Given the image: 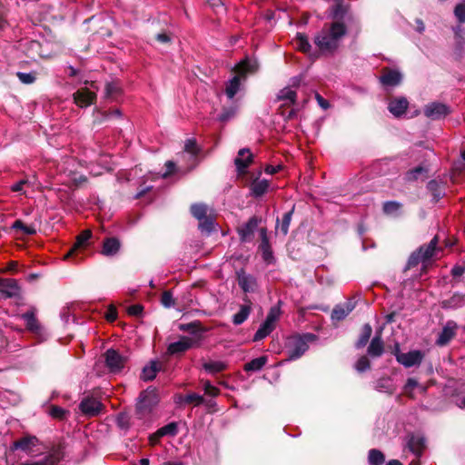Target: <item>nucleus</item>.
<instances>
[{
  "instance_id": "f257e3e1",
  "label": "nucleus",
  "mask_w": 465,
  "mask_h": 465,
  "mask_svg": "<svg viewBox=\"0 0 465 465\" xmlns=\"http://www.w3.org/2000/svg\"><path fill=\"white\" fill-rule=\"evenodd\" d=\"M346 34L343 23L334 22L329 27L324 26L316 35L315 45L322 52H332L338 45L341 38Z\"/></svg>"
},
{
  "instance_id": "f03ea898",
  "label": "nucleus",
  "mask_w": 465,
  "mask_h": 465,
  "mask_svg": "<svg viewBox=\"0 0 465 465\" xmlns=\"http://www.w3.org/2000/svg\"><path fill=\"white\" fill-rule=\"evenodd\" d=\"M440 252V249L438 248V237L435 236L428 245L420 246L416 252L411 254L406 269H411L421 263L422 269L425 270L430 260L436 258Z\"/></svg>"
},
{
  "instance_id": "7ed1b4c3",
  "label": "nucleus",
  "mask_w": 465,
  "mask_h": 465,
  "mask_svg": "<svg viewBox=\"0 0 465 465\" xmlns=\"http://www.w3.org/2000/svg\"><path fill=\"white\" fill-rule=\"evenodd\" d=\"M257 69L255 61L244 60L236 66L237 74L228 81L225 86V94L232 99L241 87V82L245 78L247 73H252Z\"/></svg>"
},
{
  "instance_id": "20e7f679",
  "label": "nucleus",
  "mask_w": 465,
  "mask_h": 465,
  "mask_svg": "<svg viewBox=\"0 0 465 465\" xmlns=\"http://www.w3.org/2000/svg\"><path fill=\"white\" fill-rule=\"evenodd\" d=\"M159 398L155 388L149 387L142 391L137 403L136 411L140 418L151 412L152 409L158 403Z\"/></svg>"
},
{
  "instance_id": "39448f33",
  "label": "nucleus",
  "mask_w": 465,
  "mask_h": 465,
  "mask_svg": "<svg viewBox=\"0 0 465 465\" xmlns=\"http://www.w3.org/2000/svg\"><path fill=\"white\" fill-rule=\"evenodd\" d=\"M314 339L315 336L311 333L291 337L288 341L289 359L296 360L300 358L308 350V342L312 341Z\"/></svg>"
},
{
  "instance_id": "423d86ee",
  "label": "nucleus",
  "mask_w": 465,
  "mask_h": 465,
  "mask_svg": "<svg viewBox=\"0 0 465 465\" xmlns=\"http://www.w3.org/2000/svg\"><path fill=\"white\" fill-rule=\"evenodd\" d=\"M394 355L397 361L406 368L419 366L424 357V354L419 350L401 352L399 344L395 346Z\"/></svg>"
},
{
  "instance_id": "0eeeda50",
  "label": "nucleus",
  "mask_w": 465,
  "mask_h": 465,
  "mask_svg": "<svg viewBox=\"0 0 465 465\" xmlns=\"http://www.w3.org/2000/svg\"><path fill=\"white\" fill-rule=\"evenodd\" d=\"M104 361L110 372L119 373L124 368L127 359L117 351L110 349L104 353Z\"/></svg>"
},
{
  "instance_id": "6e6552de",
  "label": "nucleus",
  "mask_w": 465,
  "mask_h": 465,
  "mask_svg": "<svg viewBox=\"0 0 465 465\" xmlns=\"http://www.w3.org/2000/svg\"><path fill=\"white\" fill-rule=\"evenodd\" d=\"M301 83V79L299 77H293L291 79L290 85L282 88L278 94V100L283 101L284 105H291L295 103L296 100V91L293 89L294 87H298Z\"/></svg>"
},
{
  "instance_id": "1a4fd4ad",
  "label": "nucleus",
  "mask_w": 465,
  "mask_h": 465,
  "mask_svg": "<svg viewBox=\"0 0 465 465\" xmlns=\"http://www.w3.org/2000/svg\"><path fill=\"white\" fill-rule=\"evenodd\" d=\"M450 113L448 105L442 103H431L424 107V114L432 120H439L445 117Z\"/></svg>"
},
{
  "instance_id": "9d476101",
  "label": "nucleus",
  "mask_w": 465,
  "mask_h": 465,
  "mask_svg": "<svg viewBox=\"0 0 465 465\" xmlns=\"http://www.w3.org/2000/svg\"><path fill=\"white\" fill-rule=\"evenodd\" d=\"M79 408L84 414L94 417L101 412L103 405L93 397H85L82 400Z\"/></svg>"
},
{
  "instance_id": "9b49d317",
  "label": "nucleus",
  "mask_w": 465,
  "mask_h": 465,
  "mask_svg": "<svg viewBox=\"0 0 465 465\" xmlns=\"http://www.w3.org/2000/svg\"><path fill=\"white\" fill-rule=\"evenodd\" d=\"M96 97L94 91L84 87L78 89L74 94V101L79 107H87L91 105Z\"/></svg>"
},
{
  "instance_id": "f8f14e48",
  "label": "nucleus",
  "mask_w": 465,
  "mask_h": 465,
  "mask_svg": "<svg viewBox=\"0 0 465 465\" xmlns=\"http://www.w3.org/2000/svg\"><path fill=\"white\" fill-rule=\"evenodd\" d=\"M406 446L417 458L420 457L425 449V439L419 433H412L407 437Z\"/></svg>"
},
{
  "instance_id": "ddd939ff",
  "label": "nucleus",
  "mask_w": 465,
  "mask_h": 465,
  "mask_svg": "<svg viewBox=\"0 0 465 465\" xmlns=\"http://www.w3.org/2000/svg\"><path fill=\"white\" fill-rule=\"evenodd\" d=\"M38 444V439L35 436L26 435L13 442V450H20L25 453L34 451V448Z\"/></svg>"
},
{
  "instance_id": "4468645a",
  "label": "nucleus",
  "mask_w": 465,
  "mask_h": 465,
  "mask_svg": "<svg viewBox=\"0 0 465 465\" xmlns=\"http://www.w3.org/2000/svg\"><path fill=\"white\" fill-rule=\"evenodd\" d=\"M193 346V340L187 336H183L179 341L172 342L167 348L169 354H178L186 351Z\"/></svg>"
},
{
  "instance_id": "2eb2a0df",
  "label": "nucleus",
  "mask_w": 465,
  "mask_h": 465,
  "mask_svg": "<svg viewBox=\"0 0 465 465\" xmlns=\"http://www.w3.org/2000/svg\"><path fill=\"white\" fill-rule=\"evenodd\" d=\"M20 288L14 279H0V293L5 298L15 297L19 294Z\"/></svg>"
},
{
  "instance_id": "dca6fc26",
  "label": "nucleus",
  "mask_w": 465,
  "mask_h": 465,
  "mask_svg": "<svg viewBox=\"0 0 465 465\" xmlns=\"http://www.w3.org/2000/svg\"><path fill=\"white\" fill-rule=\"evenodd\" d=\"M409 102L405 97H396L391 99L388 104V110L395 117H400L405 114Z\"/></svg>"
},
{
  "instance_id": "f3484780",
  "label": "nucleus",
  "mask_w": 465,
  "mask_h": 465,
  "mask_svg": "<svg viewBox=\"0 0 465 465\" xmlns=\"http://www.w3.org/2000/svg\"><path fill=\"white\" fill-rule=\"evenodd\" d=\"M258 219L252 217L247 223L238 228V233L242 242H248L253 235L254 231L258 226Z\"/></svg>"
},
{
  "instance_id": "a211bd4d",
  "label": "nucleus",
  "mask_w": 465,
  "mask_h": 465,
  "mask_svg": "<svg viewBox=\"0 0 465 465\" xmlns=\"http://www.w3.org/2000/svg\"><path fill=\"white\" fill-rule=\"evenodd\" d=\"M261 243L259 246L262 252V258L267 263H272L273 260L272 252L267 236V231L265 228L260 230Z\"/></svg>"
},
{
  "instance_id": "6ab92c4d",
  "label": "nucleus",
  "mask_w": 465,
  "mask_h": 465,
  "mask_svg": "<svg viewBox=\"0 0 465 465\" xmlns=\"http://www.w3.org/2000/svg\"><path fill=\"white\" fill-rule=\"evenodd\" d=\"M22 319L25 321L26 328L35 335L41 336L44 332L43 328L38 323L37 319L35 318V312L29 311L24 314H22Z\"/></svg>"
},
{
  "instance_id": "aec40b11",
  "label": "nucleus",
  "mask_w": 465,
  "mask_h": 465,
  "mask_svg": "<svg viewBox=\"0 0 465 465\" xmlns=\"http://www.w3.org/2000/svg\"><path fill=\"white\" fill-rule=\"evenodd\" d=\"M456 329V323L452 322H447L439 334L436 343L440 346L446 345L455 336Z\"/></svg>"
},
{
  "instance_id": "412c9836",
  "label": "nucleus",
  "mask_w": 465,
  "mask_h": 465,
  "mask_svg": "<svg viewBox=\"0 0 465 465\" xmlns=\"http://www.w3.org/2000/svg\"><path fill=\"white\" fill-rule=\"evenodd\" d=\"M252 161V154L248 149H241L234 160L236 168L240 173H243L245 169Z\"/></svg>"
},
{
  "instance_id": "4be33fe9",
  "label": "nucleus",
  "mask_w": 465,
  "mask_h": 465,
  "mask_svg": "<svg viewBox=\"0 0 465 465\" xmlns=\"http://www.w3.org/2000/svg\"><path fill=\"white\" fill-rule=\"evenodd\" d=\"M354 307L355 302L352 300H349L343 304L335 306L331 312L332 320H343L354 309Z\"/></svg>"
},
{
  "instance_id": "5701e85b",
  "label": "nucleus",
  "mask_w": 465,
  "mask_h": 465,
  "mask_svg": "<svg viewBox=\"0 0 465 465\" xmlns=\"http://www.w3.org/2000/svg\"><path fill=\"white\" fill-rule=\"evenodd\" d=\"M91 236H92V232L90 230H85V231L82 232L77 236L74 245L65 254L64 258L68 259L69 257H73L79 249L84 248L87 245V242L90 240Z\"/></svg>"
},
{
  "instance_id": "b1692460",
  "label": "nucleus",
  "mask_w": 465,
  "mask_h": 465,
  "mask_svg": "<svg viewBox=\"0 0 465 465\" xmlns=\"http://www.w3.org/2000/svg\"><path fill=\"white\" fill-rule=\"evenodd\" d=\"M238 283L244 292H252L256 286V280L253 276L246 274L243 271L237 273Z\"/></svg>"
},
{
  "instance_id": "393cba45",
  "label": "nucleus",
  "mask_w": 465,
  "mask_h": 465,
  "mask_svg": "<svg viewBox=\"0 0 465 465\" xmlns=\"http://www.w3.org/2000/svg\"><path fill=\"white\" fill-rule=\"evenodd\" d=\"M162 364L157 361H151L149 364L143 367L141 379L144 381H152L156 377L157 372L161 370Z\"/></svg>"
},
{
  "instance_id": "a878e982",
  "label": "nucleus",
  "mask_w": 465,
  "mask_h": 465,
  "mask_svg": "<svg viewBox=\"0 0 465 465\" xmlns=\"http://www.w3.org/2000/svg\"><path fill=\"white\" fill-rule=\"evenodd\" d=\"M401 81V74L396 70H386L381 76V82L384 85L395 86Z\"/></svg>"
},
{
  "instance_id": "bb28decb",
  "label": "nucleus",
  "mask_w": 465,
  "mask_h": 465,
  "mask_svg": "<svg viewBox=\"0 0 465 465\" xmlns=\"http://www.w3.org/2000/svg\"><path fill=\"white\" fill-rule=\"evenodd\" d=\"M275 328V322H269V319H265V321L261 324L259 329L254 334L253 341H258L268 336Z\"/></svg>"
},
{
  "instance_id": "cd10ccee",
  "label": "nucleus",
  "mask_w": 465,
  "mask_h": 465,
  "mask_svg": "<svg viewBox=\"0 0 465 465\" xmlns=\"http://www.w3.org/2000/svg\"><path fill=\"white\" fill-rule=\"evenodd\" d=\"M120 242L116 238H107L104 240L102 253L105 256H113L118 252Z\"/></svg>"
},
{
  "instance_id": "c85d7f7f",
  "label": "nucleus",
  "mask_w": 465,
  "mask_h": 465,
  "mask_svg": "<svg viewBox=\"0 0 465 465\" xmlns=\"http://www.w3.org/2000/svg\"><path fill=\"white\" fill-rule=\"evenodd\" d=\"M384 351L383 341H381V337L375 336L369 347H368V353L371 357H380Z\"/></svg>"
},
{
  "instance_id": "c756f323",
  "label": "nucleus",
  "mask_w": 465,
  "mask_h": 465,
  "mask_svg": "<svg viewBox=\"0 0 465 465\" xmlns=\"http://www.w3.org/2000/svg\"><path fill=\"white\" fill-rule=\"evenodd\" d=\"M203 368L206 372L215 374L224 371L227 368V365L225 362L221 361H210L204 362L203 364Z\"/></svg>"
},
{
  "instance_id": "7c9ffc66",
  "label": "nucleus",
  "mask_w": 465,
  "mask_h": 465,
  "mask_svg": "<svg viewBox=\"0 0 465 465\" xmlns=\"http://www.w3.org/2000/svg\"><path fill=\"white\" fill-rule=\"evenodd\" d=\"M270 183L267 180H255L251 185V190L254 196H262L268 191Z\"/></svg>"
},
{
  "instance_id": "2f4dec72",
  "label": "nucleus",
  "mask_w": 465,
  "mask_h": 465,
  "mask_svg": "<svg viewBox=\"0 0 465 465\" xmlns=\"http://www.w3.org/2000/svg\"><path fill=\"white\" fill-rule=\"evenodd\" d=\"M268 361L267 356H261L252 360L244 365L246 371H260Z\"/></svg>"
},
{
  "instance_id": "473e14b6",
  "label": "nucleus",
  "mask_w": 465,
  "mask_h": 465,
  "mask_svg": "<svg viewBox=\"0 0 465 465\" xmlns=\"http://www.w3.org/2000/svg\"><path fill=\"white\" fill-rule=\"evenodd\" d=\"M251 312V308L249 305H242L240 308V311L233 315L232 322L235 325H240L242 322H244L247 318L249 317V314Z\"/></svg>"
},
{
  "instance_id": "72a5a7b5",
  "label": "nucleus",
  "mask_w": 465,
  "mask_h": 465,
  "mask_svg": "<svg viewBox=\"0 0 465 465\" xmlns=\"http://www.w3.org/2000/svg\"><path fill=\"white\" fill-rule=\"evenodd\" d=\"M371 332H372L371 326L368 323L364 324L361 329V336L356 342V347L358 349L362 348L367 344V342L371 335Z\"/></svg>"
},
{
  "instance_id": "f704fd0d",
  "label": "nucleus",
  "mask_w": 465,
  "mask_h": 465,
  "mask_svg": "<svg viewBox=\"0 0 465 465\" xmlns=\"http://www.w3.org/2000/svg\"><path fill=\"white\" fill-rule=\"evenodd\" d=\"M121 94V87L117 82H110L105 85V95L107 98L114 100Z\"/></svg>"
},
{
  "instance_id": "c9c22d12",
  "label": "nucleus",
  "mask_w": 465,
  "mask_h": 465,
  "mask_svg": "<svg viewBox=\"0 0 465 465\" xmlns=\"http://www.w3.org/2000/svg\"><path fill=\"white\" fill-rule=\"evenodd\" d=\"M192 214L198 220L205 219L208 213V207L205 204L196 203L191 206Z\"/></svg>"
},
{
  "instance_id": "e433bc0d",
  "label": "nucleus",
  "mask_w": 465,
  "mask_h": 465,
  "mask_svg": "<svg viewBox=\"0 0 465 465\" xmlns=\"http://www.w3.org/2000/svg\"><path fill=\"white\" fill-rule=\"evenodd\" d=\"M368 460L370 465H382L385 458L381 451L372 449L369 451Z\"/></svg>"
},
{
  "instance_id": "4c0bfd02",
  "label": "nucleus",
  "mask_w": 465,
  "mask_h": 465,
  "mask_svg": "<svg viewBox=\"0 0 465 465\" xmlns=\"http://www.w3.org/2000/svg\"><path fill=\"white\" fill-rule=\"evenodd\" d=\"M176 433H177V425L174 422H171V423L160 428L156 431V436L157 437H163V436H166V435L174 436V435H176Z\"/></svg>"
},
{
  "instance_id": "58836bf2",
  "label": "nucleus",
  "mask_w": 465,
  "mask_h": 465,
  "mask_svg": "<svg viewBox=\"0 0 465 465\" xmlns=\"http://www.w3.org/2000/svg\"><path fill=\"white\" fill-rule=\"evenodd\" d=\"M415 388H420L421 391H425V388L423 386L420 385L419 382L415 379L409 378L404 386V393L409 395L410 397H413L412 391Z\"/></svg>"
},
{
  "instance_id": "ea45409f",
  "label": "nucleus",
  "mask_w": 465,
  "mask_h": 465,
  "mask_svg": "<svg viewBox=\"0 0 465 465\" xmlns=\"http://www.w3.org/2000/svg\"><path fill=\"white\" fill-rule=\"evenodd\" d=\"M401 207V205L398 202H395V201L386 202L383 204V212L386 214L394 215V214L398 213V212L400 211Z\"/></svg>"
},
{
  "instance_id": "a19ab883",
  "label": "nucleus",
  "mask_w": 465,
  "mask_h": 465,
  "mask_svg": "<svg viewBox=\"0 0 465 465\" xmlns=\"http://www.w3.org/2000/svg\"><path fill=\"white\" fill-rule=\"evenodd\" d=\"M184 152L190 154L191 158H195L199 148L194 139H187L184 143Z\"/></svg>"
},
{
  "instance_id": "79ce46f5",
  "label": "nucleus",
  "mask_w": 465,
  "mask_h": 465,
  "mask_svg": "<svg viewBox=\"0 0 465 465\" xmlns=\"http://www.w3.org/2000/svg\"><path fill=\"white\" fill-rule=\"evenodd\" d=\"M13 229L21 230L26 235H33L36 232L34 226L25 225L22 221L16 220L13 226Z\"/></svg>"
},
{
  "instance_id": "37998d69",
  "label": "nucleus",
  "mask_w": 465,
  "mask_h": 465,
  "mask_svg": "<svg viewBox=\"0 0 465 465\" xmlns=\"http://www.w3.org/2000/svg\"><path fill=\"white\" fill-rule=\"evenodd\" d=\"M295 45L296 47L303 53H307L311 48V45L307 37L302 34L297 35Z\"/></svg>"
},
{
  "instance_id": "c03bdc74",
  "label": "nucleus",
  "mask_w": 465,
  "mask_h": 465,
  "mask_svg": "<svg viewBox=\"0 0 465 465\" xmlns=\"http://www.w3.org/2000/svg\"><path fill=\"white\" fill-rule=\"evenodd\" d=\"M292 213H293V208L290 212H287L286 213H284V215L282 217L280 230L283 233V235H286L288 233L289 226H290V223L292 221Z\"/></svg>"
},
{
  "instance_id": "a18cd8bd",
  "label": "nucleus",
  "mask_w": 465,
  "mask_h": 465,
  "mask_svg": "<svg viewBox=\"0 0 465 465\" xmlns=\"http://www.w3.org/2000/svg\"><path fill=\"white\" fill-rule=\"evenodd\" d=\"M213 218L206 216L205 219L199 221V229L203 232H210L213 229Z\"/></svg>"
},
{
  "instance_id": "49530a36",
  "label": "nucleus",
  "mask_w": 465,
  "mask_h": 465,
  "mask_svg": "<svg viewBox=\"0 0 465 465\" xmlns=\"http://www.w3.org/2000/svg\"><path fill=\"white\" fill-rule=\"evenodd\" d=\"M204 393L208 396L216 397L220 393V390L213 386L209 381H202Z\"/></svg>"
},
{
  "instance_id": "de8ad7c7",
  "label": "nucleus",
  "mask_w": 465,
  "mask_h": 465,
  "mask_svg": "<svg viewBox=\"0 0 465 465\" xmlns=\"http://www.w3.org/2000/svg\"><path fill=\"white\" fill-rule=\"evenodd\" d=\"M237 106H232V107H229V108H224L222 112V114H220L219 116V119L222 121V122H226V121H229L230 119H232V117L235 116L236 113H237Z\"/></svg>"
},
{
  "instance_id": "09e8293b",
  "label": "nucleus",
  "mask_w": 465,
  "mask_h": 465,
  "mask_svg": "<svg viewBox=\"0 0 465 465\" xmlns=\"http://www.w3.org/2000/svg\"><path fill=\"white\" fill-rule=\"evenodd\" d=\"M32 185L31 182L27 179L21 180L11 186V190L16 193H25V188Z\"/></svg>"
},
{
  "instance_id": "8fccbe9b",
  "label": "nucleus",
  "mask_w": 465,
  "mask_h": 465,
  "mask_svg": "<svg viewBox=\"0 0 465 465\" xmlns=\"http://www.w3.org/2000/svg\"><path fill=\"white\" fill-rule=\"evenodd\" d=\"M428 189L432 193L436 200H439L443 194V191L440 189V184L436 181H430L428 183Z\"/></svg>"
},
{
  "instance_id": "3c124183",
  "label": "nucleus",
  "mask_w": 465,
  "mask_h": 465,
  "mask_svg": "<svg viewBox=\"0 0 465 465\" xmlns=\"http://www.w3.org/2000/svg\"><path fill=\"white\" fill-rule=\"evenodd\" d=\"M184 403L191 404L193 403L195 405H200L203 403V397L197 393H189L184 396Z\"/></svg>"
},
{
  "instance_id": "603ef678",
  "label": "nucleus",
  "mask_w": 465,
  "mask_h": 465,
  "mask_svg": "<svg viewBox=\"0 0 465 465\" xmlns=\"http://www.w3.org/2000/svg\"><path fill=\"white\" fill-rule=\"evenodd\" d=\"M454 15L460 24L465 23V3H460L455 6Z\"/></svg>"
},
{
  "instance_id": "864d4df0",
  "label": "nucleus",
  "mask_w": 465,
  "mask_h": 465,
  "mask_svg": "<svg viewBox=\"0 0 465 465\" xmlns=\"http://www.w3.org/2000/svg\"><path fill=\"white\" fill-rule=\"evenodd\" d=\"M370 368V361L366 356L361 357L355 363V369L362 372Z\"/></svg>"
},
{
  "instance_id": "5fc2aeb1",
  "label": "nucleus",
  "mask_w": 465,
  "mask_h": 465,
  "mask_svg": "<svg viewBox=\"0 0 465 465\" xmlns=\"http://www.w3.org/2000/svg\"><path fill=\"white\" fill-rule=\"evenodd\" d=\"M280 316H281V309L278 305H276L270 309L266 318L269 319V322H273L276 323V322L279 320Z\"/></svg>"
},
{
  "instance_id": "6e6d98bb",
  "label": "nucleus",
  "mask_w": 465,
  "mask_h": 465,
  "mask_svg": "<svg viewBox=\"0 0 465 465\" xmlns=\"http://www.w3.org/2000/svg\"><path fill=\"white\" fill-rule=\"evenodd\" d=\"M161 302L166 308H170V307L173 306L174 305V300L173 298V294L170 292H168V291L164 292L162 294Z\"/></svg>"
},
{
  "instance_id": "4d7b16f0",
  "label": "nucleus",
  "mask_w": 465,
  "mask_h": 465,
  "mask_svg": "<svg viewBox=\"0 0 465 465\" xmlns=\"http://www.w3.org/2000/svg\"><path fill=\"white\" fill-rule=\"evenodd\" d=\"M66 411L58 406H52L49 411V414L55 419H64L65 416Z\"/></svg>"
},
{
  "instance_id": "13d9d810",
  "label": "nucleus",
  "mask_w": 465,
  "mask_h": 465,
  "mask_svg": "<svg viewBox=\"0 0 465 465\" xmlns=\"http://www.w3.org/2000/svg\"><path fill=\"white\" fill-rule=\"evenodd\" d=\"M17 77L19 80L24 84H32L35 80V76L34 74L31 73H17Z\"/></svg>"
},
{
  "instance_id": "bf43d9fd",
  "label": "nucleus",
  "mask_w": 465,
  "mask_h": 465,
  "mask_svg": "<svg viewBox=\"0 0 465 465\" xmlns=\"http://www.w3.org/2000/svg\"><path fill=\"white\" fill-rule=\"evenodd\" d=\"M165 166L166 172L161 175L163 178L167 177L169 174L174 172L175 163L173 161H167Z\"/></svg>"
},
{
  "instance_id": "052dcab7",
  "label": "nucleus",
  "mask_w": 465,
  "mask_h": 465,
  "mask_svg": "<svg viewBox=\"0 0 465 465\" xmlns=\"http://www.w3.org/2000/svg\"><path fill=\"white\" fill-rule=\"evenodd\" d=\"M143 311V307L141 305H132L128 308V313L131 315H139Z\"/></svg>"
},
{
  "instance_id": "680f3d73",
  "label": "nucleus",
  "mask_w": 465,
  "mask_h": 465,
  "mask_svg": "<svg viewBox=\"0 0 465 465\" xmlns=\"http://www.w3.org/2000/svg\"><path fill=\"white\" fill-rule=\"evenodd\" d=\"M51 464V460L49 458H44L38 461H34V462H25V463H22L21 465H50Z\"/></svg>"
},
{
  "instance_id": "e2e57ef3",
  "label": "nucleus",
  "mask_w": 465,
  "mask_h": 465,
  "mask_svg": "<svg viewBox=\"0 0 465 465\" xmlns=\"http://www.w3.org/2000/svg\"><path fill=\"white\" fill-rule=\"evenodd\" d=\"M424 169L422 167H417L408 173L409 179H417L418 175L422 173Z\"/></svg>"
},
{
  "instance_id": "0e129e2a",
  "label": "nucleus",
  "mask_w": 465,
  "mask_h": 465,
  "mask_svg": "<svg viewBox=\"0 0 465 465\" xmlns=\"http://www.w3.org/2000/svg\"><path fill=\"white\" fill-rule=\"evenodd\" d=\"M281 168H282L281 165H276V166L268 165V166H266L264 171L267 174H274V173H278Z\"/></svg>"
},
{
  "instance_id": "69168bd1",
  "label": "nucleus",
  "mask_w": 465,
  "mask_h": 465,
  "mask_svg": "<svg viewBox=\"0 0 465 465\" xmlns=\"http://www.w3.org/2000/svg\"><path fill=\"white\" fill-rule=\"evenodd\" d=\"M316 99H317V102H318L319 105L322 108L327 109L329 107L328 101L325 100L324 98H322L319 94H316Z\"/></svg>"
},
{
  "instance_id": "338daca9",
  "label": "nucleus",
  "mask_w": 465,
  "mask_h": 465,
  "mask_svg": "<svg viewBox=\"0 0 465 465\" xmlns=\"http://www.w3.org/2000/svg\"><path fill=\"white\" fill-rule=\"evenodd\" d=\"M117 317V313H116V311L114 309H109L107 314H106V318L108 321L110 322H114Z\"/></svg>"
},
{
  "instance_id": "774afa93",
  "label": "nucleus",
  "mask_w": 465,
  "mask_h": 465,
  "mask_svg": "<svg viewBox=\"0 0 465 465\" xmlns=\"http://www.w3.org/2000/svg\"><path fill=\"white\" fill-rule=\"evenodd\" d=\"M121 115H122V113L119 109H113L112 111L106 113L105 117H113V116L121 117Z\"/></svg>"
}]
</instances>
